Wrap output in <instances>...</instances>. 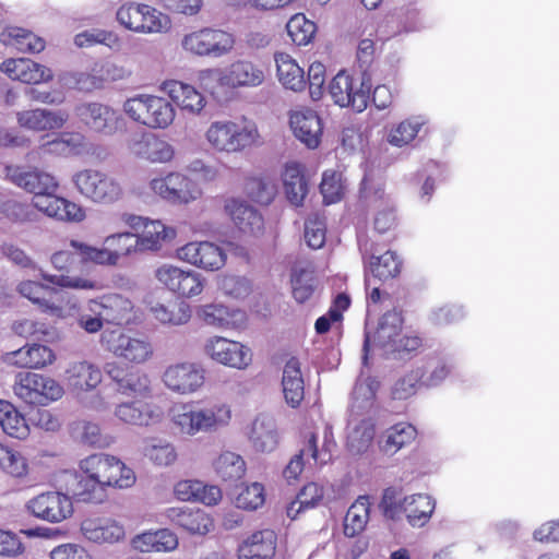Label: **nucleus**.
<instances>
[{"label": "nucleus", "mask_w": 559, "mask_h": 559, "mask_svg": "<svg viewBox=\"0 0 559 559\" xmlns=\"http://www.w3.org/2000/svg\"><path fill=\"white\" fill-rule=\"evenodd\" d=\"M370 506L369 497L360 496L349 507L344 519V534L347 537H355L366 528Z\"/></svg>", "instance_id": "nucleus-53"}, {"label": "nucleus", "mask_w": 559, "mask_h": 559, "mask_svg": "<svg viewBox=\"0 0 559 559\" xmlns=\"http://www.w3.org/2000/svg\"><path fill=\"white\" fill-rule=\"evenodd\" d=\"M306 457L320 463H325L330 459L325 453H319L314 433L310 435L307 443L289 460L283 469V477L287 483L296 481L301 475L306 465Z\"/></svg>", "instance_id": "nucleus-42"}, {"label": "nucleus", "mask_w": 559, "mask_h": 559, "mask_svg": "<svg viewBox=\"0 0 559 559\" xmlns=\"http://www.w3.org/2000/svg\"><path fill=\"white\" fill-rule=\"evenodd\" d=\"M0 69L11 80L21 81L26 84H38L47 82L52 78L50 69L28 58L4 60Z\"/></svg>", "instance_id": "nucleus-27"}, {"label": "nucleus", "mask_w": 559, "mask_h": 559, "mask_svg": "<svg viewBox=\"0 0 559 559\" xmlns=\"http://www.w3.org/2000/svg\"><path fill=\"white\" fill-rule=\"evenodd\" d=\"M235 43V37L229 32L203 27L186 34L181 39V47L197 57L222 58L234 50Z\"/></svg>", "instance_id": "nucleus-8"}, {"label": "nucleus", "mask_w": 559, "mask_h": 559, "mask_svg": "<svg viewBox=\"0 0 559 559\" xmlns=\"http://www.w3.org/2000/svg\"><path fill=\"white\" fill-rule=\"evenodd\" d=\"M403 328V318L396 310L385 312L379 320L378 326L371 331L367 325L364 342V364H367L368 353L378 350L384 356L386 352H392L393 342L400 335Z\"/></svg>", "instance_id": "nucleus-17"}, {"label": "nucleus", "mask_w": 559, "mask_h": 559, "mask_svg": "<svg viewBox=\"0 0 559 559\" xmlns=\"http://www.w3.org/2000/svg\"><path fill=\"white\" fill-rule=\"evenodd\" d=\"M284 191L288 201L300 206L308 193V185L302 175V167L298 163H288L283 173Z\"/></svg>", "instance_id": "nucleus-47"}, {"label": "nucleus", "mask_w": 559, "mask_h": 559, "mask_svg": "<svg viewBox=\"0 0 559 559\" xmlns=\"http://www.w3.org/2000/svg\"><path fill=\"white\" fill-rule=\"evenodd\" d=\"M126 76L122 67L107 61L96 63L88 73H79L76 84L80 90L90 91L102 87L105 82L123 80Z\"/></svg>", "instance_id": "nucleus-40"}, {"label": "nucleus", "mask_w": 559, "mask_h": 559, "mask_svg": "<svg viewBox=\"0 0 559 559\" xmlns=\"http://www.w3.org/2000/svg\"><path fill=\"white\" fill-rule=\"evenodd\" d=\"M160 90L183 111L199 116L203 111L206 100L194 86L176 80L163 82Z\"/></svg>", "instance_id": "nucleus-26"}, {"label": "nucleus", "mask_w": 559, "mask_h": 559, "mask_svg": "<svg viewBox=\"0 0 559 559\" xmlns=\"http://www.w3.org/2000/svg\"><path fill=\"white\" fill-rule=\"evenodd\" d=\"M39 373L20 372L13 385L14 394L27 404H36Z\"/></svg>", "instance_id": "nucleus-63"}, {"label": "nucleus", "mask_w": 559, "mask_h": 559, "mask_svg": "<svg viewBox=\"0 0 559 559\" xmlns=\"http://www.w3.org/2000/svg\"><path fill=\"white\" fill-rule=\"evenodd\" d=\"M20 129L33 132H46L62 129L69 120L64 109L31 108L15 112Z\"/></svg>", "instance_id": "nucleus-21"}, {"label": "nucleus", "mask_w": 559, "mask_h": 559, "mask_svg": "<svg viewBox=\"0 0 559 559\" xmlns=\"http://www.w3.org/2000/svg\"><path fill=\"white\" fill-rule=\"evenodd\" d=\"M174 227L159 219H150L139 233H115L106 236L102 246H93L72 239L71 246L84 262L100 266H117L119 261L136 252L159 251L176 238Z\"/></svg>", "instance_id": "nucleus-1"}, {"label": "nucleus", "mask_w": 559, "mask_h": 559, "mask_svg": "<svg viewBox=\"0 0 559 559\" xmlns=\"http://www.w3.org/2000/svg\"><path fill=\"white\" fill-rule=\"evenodd\" d=\"M213 469L223 481H237L245 476L247 464L240 454L226 450L213 461Z\"/></svg>", "instance_id": "nucleus-48"}, {"label": "nucleus", "mask_w": 559, "mask_h": 559, "mask_svg": "<svg viewBox=\"0 0 559 559\" xmlns=\"http://www.w3.org/2000/svg\"><path fill=\"white\" fill-rule=\"evenodd\" d=\"M226 70L228 88H254L265 81L264 69L247 59L231 62Z\"/></svg>", "instance_id": "nucleus-31"}, {"label": "nucleus", "mask_w": 559, "mask_h": 559, "mask_svg": "<svg viewBox=\"0 0 559 559\" xmlns=\"http://www.w3.org/2000/svg\"><path fill=\"white\" fill-rule=\"evenodd\" d=\"M290 283L295 300L299 304L306 302L314 292L313 271L308 265H295L292 271Z\"/></svg>", "instance_id": "nucleus-57"}, {"label": "nucleus", "mask_w": 559, "mask_h": 559, "mask_svg": "<svg viewBox=\"0 0 559 559\" xmlns=\"http://www.w3.org/2000/svg\"><path fill=\"white\" fill-rule=\"evenodd\" d=\"M122 110L134 122L151 129H166L176 117V109L170 102L151 94H139L128 98L122 105Z\"/></svg>", "instance_id": "nucleus-7"}, {"label": "nucleus", "mask_w": 559, "mask_h": 559, "mask_svg": "<svg viewBox=\"0 0 559 559\" xmlns=\"http://www.w3.org/2000/svg\"><path fill=\"white\" fill-rule=\"evenodd\" d=\"M155 277L169 292L182 298L200 296L206 283L205 277L201 273L168 263L156 269Z\"/></svg>", "instance_id": "nucleus-11"}, {"label": "nucleus", "mask_w": 559, "mask_h": 559, "mask_svg": "<svg viewBox=\"0 0 559 559\" xmlns=\"http://www.w3.org/2000/svg\"><path fill=\"white\" fill-rule=\"evenodd\" d=\"M129 153L139 159L151 164H168L176 155V148L167 140L157 134L140 132L127 141Z\"/></svg>", "instance_id": "nucleus-16"}, {"label": "nucleus", "mask_w": 559, "mask_h": 559, "mask_svg": "<svg viewBox=\"0 0 559 559\" xmlns=\"http://www.w3.org/2000/svg\"><path fill=\"white\" fill-rule=\"evenodd\" d=\"M426 122L424 116H412L393 126L388 132L386 140L393 146H406L416 139Z\"/></svg>", "instance_id": "nucleus-52"}, {"label": "nucleus", "mask_w": 559, "mask_h": 559, "mask_svg": "<svg viewBox=\"0 0 559 559\" xmlns=\"http://www.w3.org/2000/svg\"><path fill=\"white\" fill-rule=\"evenodd\" d=\"M70 490L79 502L99 504L107 499L108 489L104 483L80 472L75 475V483Z\"/></svg>", "instance_id": "nucleus-46"}, {"label": "nucleus", "mask_w": 559, "mask_h": 559, "mask_svg": "<svg viewBox=\"0 0 559 559\" xmlns=\"http://www.w3.org/2000/svg\"><path fill=\"white\" fill-rule=\"evenodd\" d=\"M56 359L51 348L46 345L32 344L26 345L17 350L7 353L4 361L19 368L40 369Z\"/></svg>", "instance_id": "nucleus-34"}, {"label": "nucleus", "mask_w": 559, "mask_h": 559, "mask_svg": "<svg viewBox=\"0 0 559 559\" xmlns=\"http://www.w3.org/2000/svg\"><path fill=\"white\" fill-rule=\"evenodd\" d=\"M276 75L280 83L287 90L300 92L306 87L305 72L288 53L277 52L274 56Z\"/></svg>", "instance_id": "nucleus-43"}, {"label": "nucleus", "mask_w": 559, "mask_h": 559, "mask_svg": "<svg viewBox=\"0 0 559 559\" xmlns=\"http://www.w3.org/2000/svg\"><path fill=\"white\" fill-rule=\"evenodd\" d=\"M114 417L123 425L147 428L162 423L164 412L155 403L126 401L115 406Z\"/></svg>", "instance_id": "nucleus-20"}, {"label": "nucleus", "mask_w": 559, "mask_h": 559, "mask_svg": "<svg viewBox=\"0 0 559 559\" xmlns=\"http://www.w3.org/2000/svg\"><path fill=\"white\" fill-rule=\"evenodd\" d=\"M380 382L371 377L360 378L353 391L352 414L360 415L371 409Z\"/></svg>", "instance_id": "nucleus-54"}, {"label": "nucleus", "mask_w": 559, "mask_h": 559, "mask_svg": "<svg viewBox=\"0 0 559 559\" xmlns=\"http://www.w3.org/2000/svg\"><path fill=\"white\" fill-rule=\"evenodd\" d=\"M152 193L173 205L190 204L202 195L199 185L181 171H169L148 182Z\"/></svg>", "instance_id": "nucleus-9"}, {"label": "nucleus", "mask_w": 559, "mask_h": 559, "mask_svg": "<svg viewBox=\"0 0 559 559\" xmlns=\"http://www.w3.org/2000/svg\"><path fill=\"white\" fill-rule=\"evenodd\" d=\"M276 535L271 530L254 532L238 548L239 559H271L275 554Z\"/></svg>", "instance_id": "nucleus-36"}, {"label": "nucleus", "mask_w": 559, "mask_h": 559, "mask_svg": "<svg viewBox=\"0 0 559 559\" xmlns=\"http://www.w3.org/2000/svg\"><path fill=\"white\" fill-rule=\"evenodd\" d=\"M374 438V424L370 418L352 414L346 433V445L353 454L366 452Z\"/></svg>", "instance_id": "nucleus-38"}, {"label": "nucleus", "mask_w": 559, "mask_h": 559, "mask_svg": "<svg viewBox=\"0 0 559 559\" xmlns=\"http://www.w3.org/2000/svg\"><path fill=\"white\" fill-rule=\"evenodd\" d=\"M80 531L85 540L97 545L116 544L126 537L124 526L112 518H86L81 522Z\"/></svg>", "instance_id": "nucleus-22"}, {"label": "nucleus", "mask_w": 559, "mask_h": 559, "mask_svg": "<svg viewBox=\"0 0 559 559\" xmlns=\"http://www.w3.org/2000/svg\"><path fill=\"white\" fill-rule=\"evenodd\" d=\"M224 210L242 234L254 237L263 234L264 219L259 211L250 204L238 199H228Z\"/></svg>", "instance_id": "nucleus-23"}, {"label": "nucleus", "mask_w": 559, "mask_h": 559, "mask_svg": "<svg viewBox=\"0 0 559 559\" xmlns=\"http://www.w3.org/2000/svg\"><path fill=\"white\" fill-rule=\"evenodd\" d=\"M0 426L10 437L16 439H26L29 435L28 418L26 419L8 401L0 400Z\"/></svg>", "instance_id": "nucleus-50"}, {"label": "nucleus", "mask_w": 559, "mask_h": 559, "mask_svg": "<svg viewBox=\"0 0 559 559\" xmlns=\"http://www.w3.org/2000/svg\"><path fill=\"white\" fill-rule=\"evenodd\" d=\"M118 468L123 469V466L119 464V457L107 453H94L79 462V471L82 474L91 475L96 480L104 483L107 489L109 485L118 484L119 479L112 481V472H116Z\"/></svg>", "instance_id": "nucleus-30"}, {"label": "nucleus", "mask_w": 559, "mask_h": 559, "mask_svg": "<svg viewBox=\"0 0 559 559\" xmlns=\"http://www.w3.org/2000/svg\"><path fill=\"white\" fill-rule=\"evenodd\" d=\"M100 344L105 350L130 365H143L154 356V345L151 338L133 330H104L100 335Z\"/></svg>", "instance_id": "nucleus-6"}, {"label": "nucleus", "mask_w": 559, "mask_h": 559, "mask_svg": "<svg viewBox=\"0 0 559 559\" xmlns=\"http://www.w3.org/2000/svg\"><path fill=\"white\" fill-rule=\"evenodd\" d=\"M400 508L406 514L408 523L414 527L424 526L431 518L436 502L426 493L406 496L400 503Z\"/></svg>", "instance_id": "nucleus-41"}, {"label": "nucleus", "mask_w": 559, "mask_h": 559, "mask_svg": "<svg viewBox=\"0 0 559 559\" xmlns=\"http://www.w3.org/2000/svg\"><path fill=\"white\" fill-rule=\"evenodd\" d=\"M0 41L21 52L37 53L44 50L45 40L22 27H7L0 34Z\"/></svg>", "instance_id": "nucleus-45"}, {"label": "nucleus", "mask_w": 559, "mask_h": 559, "mask_svg": "<svg viewBox=\"0 0 559 559\" xmlns=\"http://www.w3.org/2000/svg\"><path fill=\"white\" fill-rule=\"evenodd\" d=\"M40 276L44 281L51 283L61 288L76 289V290H96L99 288L97 281L82 276L71 274H48L40 271Z\"/></svg>", "instance_id": "nucleus-59"}, {"label": "nucleus", "mask_w": 559, "mask_h": 559, "mask_svg": "<svg viewBox=\"0 0 559 559\" xmlns=\"http://www.w3.org/2000/svg\"><path fill=\"white\" fill-rule=\"evenodd\" d=\"M177 535L168 530L147 531L131 539L133 549L140 552H169L178 547Z\"/></svg>", "instance_id": "nucleus-35"}, {"label": "nucleus", "mask_w": 559, "mask_h": 559, "mask_svg": "<svg viewBox=\"0 0 559 559\" xmlns=\"http://www.w3.org/2000/svg\"><path fill=\"white\" fill-rule=\"evenodd\" d=\"M417 436L416 428L408 423H399L388 428L381 436L380 449L388 455L395 454L409 444Z\"/></svg>", "instance_id": "nucleus-49"}, {"label": "nucleus", "mask_w": 559, "mask_h": 559, "mask_svg": "<svg viewBox=\"0 0 559 559\" xmlns=\"http://www.w3.org/2000/svg\"><path fill=\"white\" fill-rule=\"evenodd\" d=\"M203 352L213 361L237 370H246L253 359L249 346L223 336L209 337Z\"/></svg>", "instance_id": "nucleus-13"}, {"label": "nucleus", "mask_w": 559, "mask_h": 559, "mask_svg": "<svg viewBox=\"0 0 559 559\" xmlns=\"http://www.w3.org/2000/svg\"><path fill=\"white\" fill-rule=\"evenodd\" d=\"M74 44L79 48L104 45L112 51H119L121 48V39L119 35L112 31L102 28H91L76 34L74 37Z\"/></svg>", "instance_id": "nucleus-55"}, {"label": "nucleus", "mask_w": 559, "mask_h": 559, "mask_svg": "<svg viewBox=\"0 0 559 559\" xmlns=\"http://www.w3.org/2000/svg\"><path fill=\"white\" fill-rule=\"evenodd\" d=\"M25 509L34 518L52 524L61 523L73 514L71 498L53 490L31 498L25 503Z\"/></svg>", "instance_id": "nucleus-15"}, {"label": "nucleus", "mask_w": 559, "mask_h": 559, "mask_svg": "<svg viewBox=\"0 0 559 559\" xmlns=\"http://www.w3.org/2000/svg\"><path fill=\"white\" fill-rule=\"evenodd\" d=\"M248 438L255 451L273 452L280 443L275 419L265 414L257 416L249 427Z\"/></svg>", "instance_id": "nucleus-32"}, {"label": "nucleus", "mask_w": 559, "mask_h": 559, "mask_svg": "<svg viewBox=\"0 0 559 559\" xmlns=\"http://www.w3.org/2000/svg\"><path fill=\"white\" fill-rule=\"evenodd\" d=\"M204 139L213 151L222 154H241L263 144L257 123L246 117L212 121Z\"/></svg>", "instance_id": "nucleus-3"}, {"label": "nucleus", "mask_w": 559, "mask_h": 559, "mask_svg": "<svg viewBox=\"0 0 559 559\" xmlns=\"http://www.w3.org/2000/svg\"><path fill=\"white\" fill-rule=\"evenodd\" d=\"M11 178L17 187L34 194L33 206L48 217L63 223H81L86 218L82 205L55 194L59 183L51 174L38 168H15Z\"/></svg>", "instance_id": "nucleus-2"}, {"label": "nucleus", "mask_w": 559, "mask_h": 559, "mask_svg": "<svg viewBox=\"0 0 559 559\" xmlns=\"http://www.w3.org/2000/svg\"><path fill=\"white\" fill-rule=\"evenodd\" d=\"M226 68H207L197 74L199 85L207 93L214 95L221 88H228Z\"/></svg>", "instance_id": "nucleus-64"}, {"label": "nucleus", "mask_w": 559, "mask_h": 559, "mask_svg": "<svg viewBox=\"0 0 559 559\" xmlns=\"http://www.w3.org/2000/svg\"><path fill=\"white\" fill-rule=\"evenodd\" d=\"M74 112L88 129L103 135H114L123 123L118 110L97 102L79 104Z\"/></svg>", "instance_id": "nucleus-18"}, {"label": "nucleus", "mask_w": 559, "mask_h": 559, "mask_svg": "<svg viewBox=\"0 0 559 559\" xmlns=\"http://www.w3.org/2000/svg\"><path fill=\"white\" fill-rule=\"evenodd\" d=\"M290 128L295 136L309 148H316L321 141L322 123L318 114L309 108L292 111Z\"/></svg>", "instance_id": "nucleus-25"}, {"label": "nucleus", "mask_w": 559, "mask_h": 559, "mask_svg": "<svg viewBox=\"0 0 559 559\" xmlns=\"http://www.w3.org/2000/svg\"><path fill=\"white\" fill-rule=\"evenodd\" d=\"M148 311L153 319L164 326L185 325L192 317L190 305L183 300L152 302Z\"/></svg>", "instance_id": "nucleus-37"}, {"label": "nucleus", "mask_w": 559, "mask_h": 559, "mask_svg": "<svg viewBox=\"0 0 559 559\" xmlns=\"http://www.w3.org/2000/svg\"><path fill=\"white\" fill-rule=\"evenodd\" d=\"M165 515L190 534L205 535L214 526L211 516L201 509L173 507L165 511Z\"/></svg>", "instance_id": "nucleus-33"}, {"label": "nucleus", "mask_w": 559, "mask_h": 559, "mask_svg": "<svg viewBox=\"0 0 559 559\" xmlns=\"http://www.w3.org/2000/svg\"><path fill=\"white\" fill-rule=\"evenodd\" d=\"M283 393L287 404L297 407L304 400V379L300 370V362L292 357L285 364L282 378Z\"/></svg>", "instance_id": "nucleus-44"}, {"label": "nucleus", "mask_w": 559, "mask_h": 559, "mask_svg": "<svg viewBox=\"0 0 559 559\" xmlns=\"http://www.w3.org/2000/svg\"><path fill=\"white\" fill-rule=\"evenodd\" d=\"M87 308L91 312L103 316L105 322L121 324L130 320L133 304L119 294H109L98 300H90Z\"/></svg>", "instance_id": "nucleus-28"}, {"label": "nucleus", "mask_w": 559, "mask_h": 559, "mask_svg": "<svg viewBox=\"0 0 559 559\" xmlns=\"http://www.w3.org/2000/svg\"><path fill=\"white\" fill-rule=\"evenodd\" d=\"M20 294L31 300L33 304L38 305L45 311L57 313L60 308L50 301L48 296L55 293V288L40 284L35 281H24L19 285Z\"/></svg>", "instance_id": "nucleus-56"}, {"label": "nucleus", "mask_w": 559, "mask_h": 559, "mask_svg": "<svg viewBox=\"0 0 559 559\" xmlns=\"http://www.w3.org/2000/svg\"><path fill=\"white\" fill-rule=\"evenodd\" d=\"M160 379L164 386L170 392L178 395H191L204 385L205 371L197 362L178 361L168 365Z\"/></svg>", "instance_id": "nucleus-12"}, {"label": "nucleus", "mask_w": 559, "mask_h": 559, "mask_svg": "<svg viewBox=\"0 0 559 559\" xmlns=\"http://www.w3.org/2000/svg\"><path fill=\"white\" fill-rule=\"evenodd\" d=\"M170 421L176 430L187 437L199 433H214L227 427L231 420V407L227 403L198 405L181 403L170 412Z\"/></svg>", "instance_id": "nucleus-4"}, {"label": "nucleus", "mask_w": 559, "mask_h": 559, "mask_svg": "<svg viewBox=\"0 0 559 559\" xmlns=\"http://www.w3.org/2000/svg\"><path fill=\"white\" fill-rule=\"evenodd\" d=\"M415 370L423 372L421 384L432 388L447 379L452 370V364L447 357L433 355L427 357L420 366H416Z\"/></svg>", "instance_id": "nucleus-51"}, {"label": "nucleus", "mask_w": 559, "mask_h": 559, "mask_svg": "<svg viewBox=\"0 0 559 559\" xmlns=\"http://www.w3.org/2000/svg\"><path fill=\"white\" fill-rule=\"evenodd\" d=\"M141 454L154 466L167 467L178 459L176 445L159 437H145L140 445Z\"/></svg>", "instance_id": "nucleus-39"}, {"label": "nucleus", "mask_w": 559, "mask_h": 559, "mask_svg": "<svg viewBox=\"0 0 559 559\" xmlns=\"http://www.w3.org/2000/svg\"><path fill=\"white\" fill-rule=\"evenodd\" d=\"M199 318L206 324L216 329H238L246 323V313L223 304L203 305L198 310Z\"/></svg>", "instance_id": "nucleus-29"}, {"label": "nucleus", "mask_w": 559, "mask_h": 559, "mask_svg": "<svg viewBox=\"0 0 559 559\" xmlns=\"http://www.w3.org/2000/svg\"><path fill=\"white\" fill-rule=\"evenodd\" d=\"M358 245L362 254L366 269L380 281H388L397 276L401 272L402 261L393 251L378 254L380 250L374 247L368 237H359Z\"/></svg>", "instance_id": "nucleus-19"}, {"label": "nucleus", "mask_w": 559, "mask_h": 559, "mask_svg": "<svg viewBox=\"0 0 559 559\" xmlns=\"http://www.w3.org/2000/svg\"><path fill=\"white\" fill-rule=\"evenodd\" d=\"M103 380L100 368L88 360H74L64 370V381L76 393L95 390Z\"/></svg>", "instance_id": "nucleus-24"}, {"label": "nucleus", "mask_w": 559, "mask_h": 559, "mask_svg": "<svg viewBox=\"0 0 559 559\" xmlns=\"http://www.w3.org/2000/svg\"><path fill=\"white\" fill-rule=\"evenodd\" d=\"M286 29L292 40L298 46L308 45L317 32L316 24L304 14L298 13L289 19Z\"/></svg>", "instance_id": "nucleus-60"}, {"label": "nucleus", "mask_w": 559, "mask_h": 559, "mask_svg": "<svg viewBox=\"0 0 559 559\" xmlns=\"http://www.w3.org/2000/svg\"><path fill=\"white\" fill-rule=\"evenodd\" d=\"M118 392L123 395L147 397L151 395V380L147 374L140 371L128 372L120 380Z\"/></svg>", "instance_id": "nucleus-62"}, {"label": "nucleus", "mask_w": 559, "mask_h": 559, "mask_svg": "<svg viewBox=\"0 0 559 559\" xmlns=\"http://www.w3.org/2000/svg\"><path fill=\"white\" fill-rule=\"evenodd\" d=\"M72 183L83 199L94 204L112 205L124 197L120 179L103 169L78 170L72 176Z\"/></svg>", "instance_id": "nucleus-5"}, {"label": "nucleus", "mask_w": 559, "mask_h": 559, "mask_svg": "<svg viewBox=\"0 0 559 559\" xmlns=\"http://www.w3.org/2000/svg\"><path fill=\"white\" fill-rule=\"evenodd\" d=\"M371 84L364 76H353L340 71L329 84V94L340 107L364 111L369 103Z\"/></svg>", "instance_id": "nucleus-10"}, {"label": "nucleus", "mask_w": 559, "mask_h": 559, "mask_svg": "<svg viewBox=\"0 0 559 559\" xmlns=\"http://www.w3.org/2000/svg\"><path fill=\"white\" fill-rule=\"evenodd\" d=\"M139 34H163L171 28L170 17L162 11L144 4L142 8Z\"/></svg>", "instance_id": "nucleus-58"}, {"label": "nucleus", "mask_w": 559, "mask_h": 559, "mask_svg": "<svg viewBox=\"0 0 559 559\" xmlns=\"http://www.w3.org/2000/svg\"><path fill=\"white\" fill-rule=\"evenodd\" d=\"M178 260L205 272H217L227 262V253L219 245L203 240L190 241L176 250Z\"/></svg>", "instance_id": "nucleus-14"}, {"label": "nucleus", "mask_w": 559, "mask_h": 559, "mask_svg": "<svg viewBox=\"0 0 559 559\" xmlns=\"http://www.w3.org/2000/svg\"><path fill=\"white\" fill-rule=\"evenodd\" d=\"M265 488L261 483L245 484L235 497V504L239 509L253 511L264 504Z\"/></svg>", "instance_id": "nucleus-61"}]
</instances>
